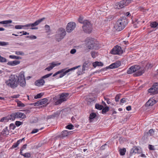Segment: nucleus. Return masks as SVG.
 Here are the masks:
<instances>
[{"mask_svg":"<svg viewBox=\"0 0 158 158\" xmlns=\"http://www.w3.org/2000/svg\"><path fill=\"white\" fill-rule=\"evenodd\" d=\"M96 116V114L95 113L92 112L89 115V119L91 120L94 118Z\"/></svg>","mask_w":158,"mask_h":158,"instance_id":"36","label":"nucleus"},{"mask_svg":"<svg viewBox=\"0 0 158 158\" xmlns=\"http://www.w3.org/2000/svg\"><path fill=\"white\" fill-rule=\"evenodd\" d=\"M150 26L152 28H155L158 26V23L155 21L151 22Z\"/></svg>","mask_w":158,"mask_h":158,"instance_id":"28","label":"nucleus"},{"mask_svg":"<svg viewBox=\"0 0 158 158\" xmlns=\"http://www.w3.org/2000/svg\"><path fill=\"white\" fill-rule=\"evenodd\" d=\"M126 151L125 148H123V149H120L119 150L120 154L121 156H123L125 154V153Z\"/></svg>","mask_w":158,"mask_h":158,"instance_id":"32","label":"nucleus"},{"mask_svg":"<svg viewBox=\"0 0 158 158\" xmlns=\"http://www.w3.org/2000/svg\"><path fill=\"white\" fill-rule=\"evenodd\" d=\"M9 127L10 129L14 130L15 128V126L13 123H11Z\"/></svg>","mask_w":158,"mask_h":158,"instance_id":"52","label":"nucleus"},{"mask_svg":"<svg viewBox=\"0 0 158 158\" xmlns=\"http://www.w3.org/2000/svg\"><path fill=\"white\" fill-rule=\"evenodd\" d=\"M128 21L125 17H121L116 22L114 27L118 31L123 30L128 24Z\"/></svg>","mask_w":158,"mask_h":158,"instance_id":"2","label":"nucleus"},{"mask_svg":"<svg viewBox=\"0 0 158 158\" xmlns=\"http://www.w3.org/2000/svg\"><path fill=\"white\" fill-rule=\"evenodd\" d=\"M106 146V144H104L103 145H102L101 147H100V149L101 150H103L105 149V147Z\"/></svg>","mask_w":158,"mask_h":158,"instance_id":"64","label":"nucleus"},{"mask_svg":"<svg viewBox=\"0 0 158 158\" xmlns=\"http://www.w3.org/2000/svg\"><path fill=\"white\" fill-rule=\"evenodd\" d=\"M121 95V94H119L116 95L115 97V101L116 102L119 101Z\"/></svg>","mask_w":158,"mask_h":158,"instance_id":"47","label":"nucleus"},{"mask_svg":"<svg viewBox=\"0 0 158 158\" xmlns=\"http://www.w3.org/2000/svg\"><path fill=\"white\" fill-rule=\"evenodd\" d=\"M66 35L65 29L62 27L60 28L58 30L57 34L55 35V39L58 42L60 41L64 38Z\"/></svg>","mask_w":158,"mask_h":158,"instance_id":"7","label":"nucleus"},{"mask_svg":"<svg viewBox=\"0 0 158 158\" xmlns=\"http://www.w3.org/2000/svg\"><path fill=\"white\" fill-rule=\"evenodd\" d=\"M142 152L141 148L137 146H134L131 150L130 154L131 156L133 154H140Z\"/></svg>","mask_w":158,"mask_h":158,"instance_id":"13","label":"nucleus"},{"mask_svg":"<svg viewBox=\"0 0 158 158\" xmlns=\"http://www.w3.org/2000/svg\"><path fill=\"white\" fill-rule=\"evenodd\" d=\"M86 45L87 48L89 50H96L99 48L98 45L97 43H95L93 40L88 41Z\"/></svg>","mask_w":158,"mask_h":158,"instance_id":"9","label":"nucleus"},{"mask_svg":"<svg viewBox=\"0 0 158 158\" xmlns=\"http://www.w3.org/2000/svg\"><path fill=\"white\" fill-rule=\"evenodd\" d=\"M50 66L47 67L45 69V70H47L48 71H50L52 70L54 67L56 66H58L60 64V63L55 64L54 63H51Z\"/></svg>","mask_w":158,"mask_h":158,"instance_id":"19","label":"nucleus"},{"mask_svg":"<svg viewBox=\"0 0 158 158\" xmlns=\"http://www.w3.org/2000/svg\"><path fill=\"white\" fill-rule=\"evenodd\" d=\"M87 101L88 102H91L94 101V98H87Z\"/></svg>","mask_w":158,"mask_h":158,"instance_id":"54","label":"nucleus"},{"mask_svg":"<svg viewBox=\"0 0 158 158\" xmlns=\"http://www.w3.org/2000/svg\"><path fill=\"white\" fill-rule=\"evenodd\" d=\"M78 20L79 22L80 23L83 24V22L84 21H83V19L82 17H80L79 18Z\"/></svg>","mask_w":158,"mask_h":158,"instance_id":"60","label":"nucleus"},{"mask_svg":"<svg viewBox=\"0 0 158 158\" xmlns=\"http://www.w3.org/2000/svg\"><path fill=\"white\" fill-rule=\"evenodd\" d=\"M18 34H19V33H23V34H22L21 35H20V36H21L22 35H29V33H27L26 32H25V31H22L21 32H17V33Z\"/></svg>","mask_w":158,"mask_h":158,"instance_id":"50","label":"nucleus"},{"mask_svg":"<svg viewBox=\"0 0 158 158\" xmlns=\"http://www.w3.org/2000/svg\"><path fill=\"white\" fill-rule=\"evenodd\" d=\"M9 58L11 59H21V57L19 56H16L14 55H10L9 56Z\"/></svg>","mask_w":158,"mask_h":158,"instance_id":"35","label":"nucleus"},{"mask_svg":"<svg viewBox=\"0 0 158 158\" xmlns=\"http://www.w3.org/2000/svg\"><path fill=\"white\" fill-rule=\"evenodd\" d=\"M39 130L37 129H33L31 132V134H33L36 133Z\"/></svg>","mask_w":158,"mask_h":158,"instance_id":"57","label":"nucleus"},{"mask_svg":"<svg viewBox=\"0 0 158 158\" xmlns=\"http://www.w3.org/2000/svg\"><path fill=\"white\" fill-rule=\"evenodd\" d=\"M33 104L35 106H39L40 105H42L41 104V102L40 100L34 103Z\"/></svg>","mask_w":158,"mask_h":158,"instance_id":"49","label":"nucleus"},{"mask_svg":"<svg viewBox=\"0 0 158 158\" xmlns=\"http://www.w3.org/2000/svg\"><path fill=\"white\" fill-rule=\"evenodd\" d=\"M12 21L11 20H4L0 22V24H7L11 23Z\"/></svg>","mask_w":158,"mask_h":158,"instance_id":"30","label":"nucleus"},{"mask_svg":"<svg viewBox=\"0 0 158 158\" xmlns=\"http://www.w3.org/2000/svg\"><path fill=\"white\" fill-rule=\"evenodd\" d=\"M48 101V100L46 98H43L40 100L41 104L43 105L46 103Z\"/></svg>","mask_w":158,"mask_h":158,"instance_id":"39","label":"nucleus"},{"mask_svg":"<svg viewBox=\"0 0 158 158\" xmlns=\"http://www.w3.org/2000/svg\"><path fill=\"white\" fill-rule=\"evenodd\" d=\"M158 89V83H155L153 85L152 87L148 89V92L149 93L153 94L158 93V91L157 90Z\"/></svg>","mask_w":158,"mask_h":158,"instance_id":"15","label":"nucleus"},{"mask_svg":"<svg viewBox=\"0 0 158 158\" xmlns=\"http://www.w3.org/2000/svg\"><path fill=\"white\" fill-rule=\"evenodd\" d=\"M8 43L5 42L0 41V46H5L8 45Z\"/></svg>","mask_w":158,"mask_h":158,"instance_id":"48","label":"nucleus"},{"mask_svg":"<svg viewBox=\"0 0 158 158\" xmlns=\"http://www.w3.org/2000/svg\"><path fill=\"white\" fill-rule=\"evenodd\" d=\"M76 52V50L75 49H73L71 51L70 53L72 54L75 53Z\"/></svg>","mask_w":158,"mask_h":158,"instance_id":"61","label":"nucleus"},{"mask_svg":"<svg viewBox=\"0 0 158 158\" xmlns=\"http://www.w3.org/2000/svg\"><path fill=\"white\" fill-rule=\"evenodd\" d=\"M15 54L17 55H23L24 53L23 52L21 51H15Z\"/></svg>","mask_w":158,"mask_h":158,"instance_id":"53","label":"nucleus"},{"mask_svg":"<svg viewBox=\"0 0 158 158\" xmlns=\"http://www.w3.org/2000/svg\"><path fill=\"white\" fill-rule=\"evenodd\" d=\"M24 73V72L22 71L19 74L18 76V85L19 84L22 87H25L26 84Z\"/></svg>","mask_w":158,"mask_h":158,"instance_id":"8","label":"nucleus"},{"mask_svg":"<svg viewBox=\"0 0 158 158\" xmlns=\"http://www.w3.org/2000/svg\"><path fill=\"white\" fill-rule=\"evenodd\" d=\"M44 83V81L42 78L35 81L34 84L37 86H40L43 85Z\"/></svg>","mask_w":158,"mask_h":158,"instance_id":"17","label":"nucleus"},{"mask_svg":"<svg viewBox=\"0 0 158 158\" xmlns=\"http://www.w3.org/2000/svg\"><path fill=\"white\" fill-rule=\"evenodd\" d=\"M154 131L153 129H150L148 132L145 133L144 136L147 137L151 136L154 135Z\"/></svg>","mask_w":158,"mask_h":158,"instance_id":"23","label":"nucleus"},{"mask_svg":"<svg viewBox=\"0 0 158 158\" xmlns=\"http://www.w3.org/2000/svg\"><path fill=\"white\" fill-rule=\"evenodd\" d=\"M95 106L96 109L99 110H101L103 108V106L98 104H96Z\"/></svg>","mask_w":158,"mask_h":158,"instance_id":"38","label":"nucleus"},{"mask_svg":"<svg viewBox=\"0 0 158 158\" xmlns=\"http://www.w3.org/2000/svg\"><path fill=\"white\" fill-rule=\"evenodd\" d=\"M17 113L18 118L24 119L26 118V116L24 114L20 112H17Z\"/></svg>","mask_w":158,"mask_h":158,"instance_id":"27","label":"nucleus"},{"mask_svg":"<svg viewBox=\"0 0 158 158\" xmlns=\"http://www.w3.org/2000/svg\"><path fill=\"white\" fill-rule=\"evenodd\" d=\"M24 138H23L17 141L16 143H14L11 147L12 148H14L17 147L19 144L23 140H24Z\"/></svg>","mask_w":158,"mask_h":158,"instance_id":"24","label":"nucleus"},{"mask_svg":"<svg viewBox=\"0 0 158 158\" xmlns=\"http://www.w3.org/2000/svg\"><path fill=\"white\" fill-rule=\"evenodd\" d=\"M88 67V63L86 62H84L82 65V71H85Z\"/></svg>","mask_w":158,"mask_h":158,"instance_id":"33","label":"nucleus"},{"mask_svg":"<svg viewBox=\"0 0 158 158\" xmlns=\"http://www.w3.org/2000/svg\"><path fill=\"white\" fill-rule=\"evenodd\" d=\"M120 65V62L118 61L111 64L108 67L110 69H115L119 67Z\"/></svg>","mask_w":158,"mask_h":158,"instance_id":"16","label":"nucleus"},{"mask_svg":"<svg viewBox=\"0 0 158 158\" xmlns=\"http://www.w3.org/2000/svg\"><path fill=\"white\" fill-rule=\"evenodd\" d=\"M45 19V18H43L40 19H38V20L36 21L34 23H29L27 24H26L25 26L26 27H29L30 26H31L32 27H34V26H36L38 25L40 23L42 22ZM38 27H32L31 29L32 30L34 29H38Z\"/></svg>","mask_w":158,"mask_h":158,"instance_id":"12","label":"nucleus"},{"mask_svg":"<svg viewBox=\"0 0 158 158\" xmlns=\"http://www.w3.org/2000/svg\"><path fill=\"white\" fill-rule=\"evenodd\" d=\"M123 53V51L121 47L118 45L114 46L110 52V53L113 55H121Z\"/></svg>","mask_w":158,"mask_h":158,"instance_id":"10","label":"nucleus"},{"mask_svg":"<svg viewBox=\"0 0 158 158\" xmlns=\"http://www.w3.org/2000/svg\"><path fill=\"white\" fill-rule=\"evenodd\" d=\"M19 95L17 94L13 95L11 97V98H18L19 96Z\"/></svg>","mask_w":158,"mask_h":158,"instance_id":"62","label":"nucleus"},{"mask_svg":"<svg viewBox=\"0 0 158 158\" xmlns=\"http://www.w3.org/2000/svg\"><path fill=\"white\" fill-rule=\"evenodd\" d=\"M76 24L73 22H70L69 23L66 27V31L69 33L71 32L75 28Z\"/></svg>","mask_w":158,"mask_h":158,"instance_id":"14","label":"nucleus"},{"mask_svg":"<svg viewBox=\"0 0 158 158\" xmlns=\"http://www.w3.org/2000/svg\"><path fill=\"white\" fill-rule=\"evenodd\" d=\"M27 146V144L23 145L20 149L21 150V151H23L26 148Z\"/></svg>","mask_w":158,"mask_h":158,"instance_id":"58","label":"nucleus"},{"mask_svg":"<svg viewBox=\"0 0 158 158\" xmlns=\"http://www.w3.org/2000/svg\"><path fill=\"white\" fill-rule=\"evenodd\" d=\"M148 148L150 150H154L155 149L154 148V146L151 145H149L148 146Z\"/></svg>","mask_w":158,"mask_h":158,"instance_id":"56","label":"nucleus"},{"mask_svg":"<svg viewBox=\"0 0 158 158\" xmlns=\"http://www.w3.org/2000/svg\"><path fill=\"white\" fill-rule=\"evenodd\" d=\"M156 101L153 98L150 99L146 102V106H152L156 103Z\"/></svg>","mask_w":158,"mask_h":158,"instance_id":"18","label":"nucleus"},{"mask_svg":"<svg viewBox=\"0 0 158 158\" xmlns=\"http://www.w3.org/2000/svg\"><path fill=\"white\" fill-rule=\"evenodd\" d=\"M16 102H17V106L22 107L25 106L24 104L22 103L21 101H19L18 100H16Z\"/></svg>","mask_w":158,"mask_h":158,"instance_id":"31","label":"nucleus"},{"mask_svg":"<svg viewBox=\"0 0 158 158\" xmlns=\"http://www.w3.org/2000/svg\"><path fill=\"white\" fill-rule=\"evenodd\" d=\"M93 66L95 68L97 66H102L103 65V64L101 62L96 61L93 63Z\"/></svg>","mask_w":158,"mask_h":158,"instance_id":"26","label":"nucleus"},{"mask_svg":"<svg viewBox=\"0 0 158 158\" xmlns=\"http://www.w3.org/2000/svg\"><path fill=\"white\" fill-rule=\"evenodd\" d=\"M20 62V61L19 60H15L13 61H9L7 64L9 65L14 66L19 64Z\"/></svg>","mask_w":158,"mask_h":158,"instance_id":"20","label":"nucleus"},{"mask_svg":"<svg viewBox=\"0 0 158 158\" xmlns=\"http://www.w3.org/2000/svg\"><path fill=\"white\" fill-rule=\"evenodd\" d=\"M82 28L83 31L87 33H90L92 31V26L90 22L88 20H85L83 22Z\"/></svg>","mask_w":158,"mask_h":158,"instance_id":"6","label":"nucleus"},{"mask_svg":"<svg viewBox=\"0 0 158 158\" xmlns=\"http://www.w3.org/2000/svg\"><path fill=\"white\" fill-rule=\"evenodd\" d=\"M8 132V130L7 129V127H6L5 128H4L2 131L1 132V134H2L3 135H6L7 133Z\"/></svg>","mask_w":158,"mask_h":158,"instance_id":"37","label":"nucleus"},{"mask_svg":"<svg viewBox=\"0 0 158 158\" xmlns=\"http://www.w3.org/2000/svg\"><path fill=\"white\" fill-rule=\"evenodd\" d=\"M132 0H122L117 4L116 8L120 9L124 7L130 3Z\"/></svg>","mask_w":158,"mask_h":158,"instance_id":"11","label":"nucleus"},{"mask_svg":"<svg viewBox=\"0 0 158 158\" xmlns=\"http://www.w3.org/2000/svg\"><path fill=\"white\" fill-rule=\"evenodd\" d=\"M25 26V25H16L15 26V28L17 29H21L23 28V27H26V26Z\"/></svg>","mask_w":158,"mask_h":158,"instance_id":"41","label":"nucleus"},{"mask_svg":"<svg viewBox=\"0 0 158 158\" xmlns=\"http://www.w3.org/2000/svg\"><path fill=\"white\" fill-rule=\"evenodd\" d=\"M102 113L103 114L106 113V112L109 110V107L108 106H106L102 109Z\"/></svg>","mask_w":158,"mask_h":158,"instance_id":"34","label":"nucleus"},{"mask_svg":"<svg viewBox=\"0 0 158 158\" xmlns=\"http://www.w3.org/2000/svg\"><path fill=\"white\" fill-rule=\"evenodd\" d=\"M43 95V94L42 93H40L37 94L36 96L34 97L35 98L37 99L41 98L42 96Z\"/></svg>","mask_w":158,"mask_h":158,"instance_id":"42","label":"nucleus"},{"mask_svg":"<svg viewBox=\"0 0 158 158\" xmlns=\"http://www.w3.org/2000/svg\"><path fill=\"white\" fill-rule=\"evenodd\" d=\"M6 62V59L1 56L0 55V62L2 63H4Z\"/></svg>","mask_w":158,"mask_h":158,"instance_id":"40","label":"nucleus"},{"mask_svg":"<svg viewBox=\"0 0 158 158\" xmlns=\"http://www.w3.org/2000/svg\"><path fill=\"white\" fill-rule=\"evenodd\" d=\"M137 71L134 74V77H137L141 75L144 72V69H142L140 66L138 65H133L129 68L127 70V73L128 74H131Z\"/></svg>","mask_w":158,"mask_h":158,"instance_id":"1","label":"nucleus"},{"mask_svg":"<svg viewBox=\"0 0 158 158\" xmlns=\"http://www.w3.org/2000/svg\"><path fill=\"white\" fill-rule=\"evenodd\" d=\"M52 74V73H50L42 77V78L43 79H45L47 78L48 77L51 76Z\"/></svg>","mask_w":158,"mask_h":158,"instance_id":"46","label":"nucleus"},{"mask_svg":"<svg viewBox=\"0 0 158 158\" xmlns=\"http://www.w3.org/2000/svg\"><path fill=\"white\" fill-rule=\"evenodd\" d=\"M9 117V119L11 121H14L16 118H18L17 112L11 114Z\"/></svg>","mask_w":158,"mask_h":158,"instance_id":"21","label":"nucleus"},{"mask_svg":"<svg viewBox=\"0 0 158 158\" xmlns=\"http://www.w3.org/2000/svg\"><path fill=\"white\" fill-rule=\"evenodd\" d=\"M81 66L80 65H78V66H77L70 69H68L66 70V68L64 69H61L57 72H56L55 73H54L53 75V77H55L57 75L60 74L59 78H61L63 77L67 73L70 72L71 71H73L76 69L80 67Z\"/></svg>","mask_w":158,"mask_h":158,"instance_id":"4","label":"nucleus"},{"mask_svg":"<svg viewBox=\"0 0 158 158\" xmlns=\"http://www.w3.org/2000/svg\"><path fill=\"white\" fill-rule=\"evenodd\" d=\"M10 117L8 116H6L2 118L0 120V122L6 123L8 122L9 120Z\"/></svg>","mask_w":158,"mask_h":158,"instance_id":"25","label":"nucleus"},{"mask_svg":"<svg viewBox=\"0 0 158 158\" xmlns=\"http://www.w3.org/2000/svg\"><path fill=\"white\" fill-rule=\"evenodd\" d=\"M57 114L56 113H54L48 116L46 118V119L48 120L49 119L54 118L56 117L57 116Z\"/></svg>","mask_w":158,"mask_h":158,"instance_id":"29","label":"nucleus"},{"mask_svg":"<svg viewBox=\"0 0 158 158\" xmlns=\"http://www.w3.org/2000/svg\"><path fill=\"white\" fill-rule=\"evenodd\" d=\"M74 127V126L72 124H69L68 125H67L66 127V129H69V130H71L73 129V127Z\"/></svg>","mask_w":158,"mask_h":158,"instance_id":"43","label":"nucleus"},{"mask_svg":"<svg viewBox=\"0 0 158 158\" xmlns=\"http://www.w3.org/2000/svg\"><path fill=\"white\" fill-rule=\"evenodd\" d=\"M26 37L27 38H29L31 40L35 39L37 38V37L33 35L27 36H26Z\"/></svg>","mask_w":158,"mask_h":158,"instance_id":"44","label":"nucleus"},{"mask_svg":"<svg viewBox=\"0 0 158 158\" xmlns=\"http://www.w3.org/2000/svg\"><path fill=\"white\" fill-rule=\"evenodd\" d=\"M23 156L25 157L29 158L31 157V155L30 153L27 152L24 154Z\"/></svg>","mask_w":158,"mask_h":158,"instance_id":"51","label":"nucleus"},{"mask_svg":"<svg viewBox=\"0 0 158 158\" xmlns=\"http://www.w3.org/2000/svg\"><path fill=\"white\" fill-rule=\"evenodd\" d=\"M104 99L105 101H106V102L108 104H109L111 102H110V99L109 98L105 97Z\"/></svg>","mask_w":158,"mask_h":158,"instance_id":"59","label":"nucleus"},{"mask_svg":"<svg viewBox=\"0 0 158 158\" xmlns=\"http://www.w3.org/2000/svg\"><path fill=\"white\" fill-rule=\"evenodd\" d=\"M22 124V123L19 121H16L15 122V124L17 127L20 126Z\"/></svg>","mask_w":158,"mask_h":158,"instance_id":"55","label":"nucleus"},{"mask_svg":"<svg viewBox=\"0 0 158 158\" xmlns=\"http://www.w3.org/2000/svg\"><path fill=\"white\" fill-rule=\"evenodd\" d=\"M91 54L92 57L94 58H95L97 55V53L95 52H92Z\"/></svg>","mask_w":158,"mask_h":158,"instance_id":"45","label":"nucleus"},{"mask_svg":"<svg viewBox=\"0 0 158 158\" xmlns=\"http://www.w3.org/2000/svg\"><path fill=\"white\" fill-rule=\"evenodd\" d=\"M68 132L67 130H64L63 131L61 135L57 136V137H60L61 139H63L64 137H66L68 135Z\"/></svg>","mask_w":158,"mask_h":158,"instance_id":"22","label":"nucleus"},{"mask_svg":"<svg viewBox=\"0 0 158 158\" xmlns=\"http://www.w3.org/2000/svg\"><path fill=\"white\" fill-rule=\"evenodd\" d=\"M126 102L125 98H123L121 99L120 100V102L122 103H124Z\"/></svg>","mask_w":158,"mask_h":158,"instance_id":"63","label":"nucleus"},{"mask_svg":"<svg viewBox=\"0 0 158 158\" xmlns=\"http://www.w3.org/2000/svg\"><path fill=\"white\" fill-rule=\"evenodd\" d=\"M8 86L12 88H15L18 86V76L12 74L10 76L9 79L5 82Z\"/></svg>","mask_w":158,"mask_h":158,"instance_id":"3","label":"nucleus"},{"mask_svg":"<svg viewBox=\"0 0 158 158\" xmlns=\"http://www.w3.org/2000/svg\"><path fill=\"white\" fill-rule=\"evenodd\" d=\"M69 95L68 93H63L60 94L59 99H56V98H54V104L55 105H59L66 101Z\"/></svg>","mask_w":158,"mask_h":158,"instance_id":"5","label":"nucleus"}]
</instances>
